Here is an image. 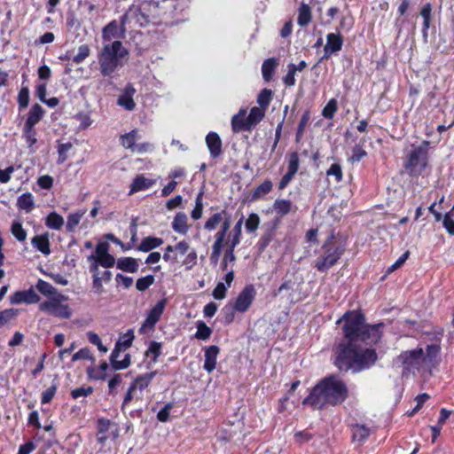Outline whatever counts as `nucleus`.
I'll use <instances>...</instances> for the list:
<instances>
[{"instance_id":"bb28decb","label":"nucleus","mask_w":454,"mask_h":454,"mask_svg":"<svg viewBox=\"0 0 454 454\" xmlns=\"http://www.w3.org/2000/svg\"><path fill=\"white\" fill-rule=\"evenodd\" d=\"M242 224H243V218H240L236 223L231 232L229 235V240L226 242L227 246H231V247H236L240 243Z\"/></svg>"},{"instance_id":"680f3d73","label":"nucleus","mask_w":454,"mask_h":454,"mask_svg":"<svg viewBox=\"0 0 454 454\" xmlns=\"http://www.w3.org/2000/svg\"><path fill=\"white\" fill-rule=\"evenodd\" d=\"M29 102V90L27 88H22L18 95V103L20 108H26Z\"/></svg>"},{"instance_id":"5fc2aeb1","label":"nucleus","mask_w":454,"mask_h":454,"mask_svg":"<svg viewBox=\"0 0 454 454\" xmlns=\"http://www.w3.org/2000/svg\"><path fill=\"white\" fill-rule=\"evenodd\" d=\"M288 71L286 76L283 78V82L286 86L292 87L295 84V74L296 68L295 65L291 63L287 67Z\"/></svg>"},{"instance_id":"aec40b11","label":"nucleus","mask_w":454,"mask_h":454,"mask_svg":"<svg viewBox=\"0 0 454 454\" xmlns=\"http://www.w3.org/2000/svg\"><path fill=\"white\" fill-rule=\"evenodd\" d=\"M230 217L231 215L226 210L215 213L205 222L204 228L209 231H214L219 224L221 225Z\"/></svg>"},{"instance_id":"39448f33","label":"nucleus","mask_w":454,"mask_h":454,"mask_svg":"<svg viewBox=\"0 0 454 454\" xmlns=\"http://www.w3.org/2000/svg\"><path fill=\"white\" fill-rule=\"evenodd\" d=\"M128 55L129 51L119 40L104 43L98 56L101 74L104 76L112 75L119 67L123 65L122 60Z\"/></svg>"},{"instance_id":"cd10ccee","label":"nucleus","mask_w":454,"mask_h":454,"mask_svg":"<svg viewBox=\"0 0 454 454\" xmlns=\"http://www.w3.org/2000/svg\"><path fill=\"white\" fill-rule=\"evenodd\" d=\"M311 10L310 7L301 3L298 10L297 23L300 27H306L311 21Z\"/></svg>"},{"instance_id":"dca6fc26","label":"nucleus","mask_w":454,"mask_h":454,"mask_svg":"<svg viewBox=\"0 0 454 454\" xmlns=\"http://www.w3.org/2000/svg\"><path fill=\"white\" fill-rule=\"evenodd\" d=\"M219 351V347L215 345L209 346L205 349V362L203 368L207 372H212L215 369Z\"/></svg>"},{"instance_id":"0e129e2a","label":"nucleus","mask_w":454,"mask_h":454,"mask_svg":"<svg viewBox=\"0 0 454 454\" xmlns=\"http://www.w3.org/2000/svg\"><path fill=\"white\" fill-rule=\"evenodd\" d=\"M93 360V356L90 353V350L87 348L80 349L78 352L74 353L72 356V361H77V360Z\"/></svg>"},{"instance_id":"a878e982","label":"nucleus","mask_w":454,"mask_h":454,"mask_svg":"<svg viewBox=\"0 0 454 454\" xmlns=\"http://www.w3.org/2000/svg\"><path fill=\"white\" fill-rule=\"evenodd\" d=\"M277 66L278 61L274 58H270L263 61L262 74L265 82H270L272 79Z\"/></svg>"},{"instance_id":"e433bc0d","label":"nucleus","mask_w":454,"mask_h":454,"mask_svg":"<svg viewBox=\"0 0 454 454\" xmlns=\"http://www.w3.org/2000/svg\"><path fill=\"white\" fill-rule=\"evenodd\" d=\"M146 356L151 359V362L155 364L158 357L161 355V343L157 341H151L145 353Z\"/></svg>"},{"instance_id":"09e8293b","label":"nucleus","mask_w":454,"mask_h":454,"mask_svg":"<svg viewBox=\"0 0 454 454\" xmlns=\"http://www.w3.org/2000/svg\"><path fill=\"white\" fill-rule=\"evenodd\" d=\"M119 106L124 107L126 110L131 111L135 108V102L129 94H121L117 100Z\"/></svg>"},{"instance_id":"b1692460","label":"nucleus","mask_w":454,"mask_h":454,"mask_svg":"<svg viewBox=\"0 0 454 454\" xmlns=\"http://www.w3.org/2000/svg\"><path fill=\"white\" fill-rule=\"evenodd\" d=\"M43 114H44V111L40 105H38V104L34 105L29 110L27 119L26 121L25 125L35 127V125L37 124L41 121V119L43 116Z\"/></svg>"},{"instance_id":"7ed1b4c3","label":"nucleus","mask_w":454,"mask_h":454,"mask_svg":"<svg viewBox=\"0 0 454 454\" xmlns=\"http://www.w3.org/2000/svg\"><path fill=\"white\" fill-rule=\"evenodd\" d=\"M441 347L437 344H430L424 350L422 348L405 350L396 358L403 366V372H415L432 373V370L440 363Z\"/></svg>"},{"instance_id":"412c9836","label":"nucleus","mask_w":454,"mask_h":454,"mask_svg":"<svg viewBox=\"0 0 454 454\" xmlns=\"http://www.w3.org/2000/svg\"><path fill=\"white\" fill-rule=\"evenodd\" d=\"M154 184L155 180L147 178L144 175L137 176L130 185L129 194L147 190Z\"/></svg>"},{"instance_id":"4d7b16f0","label":"nucleus","mask_w":454,"mask_h":454,"mask_svg":"<svg viewBox=\"0 0 454 454\" xmlns=\"http://www.w3.org/2000/svg\"><path fill=\"white\" fill-rule=\"evenodd\" d=\"M108 253V244L107 243H99L97 245L95 249V254H90L88 259L89 260H98L100 256H104Z\"/></svg>"},{"instance_id":"9d476101","label":"nucleus","mask_w":454,"mask_h":454,"mask_svg":"<svg viewBox=\"0 0 454 454\" xmlns=\"http://www.w3.org/2000/svg\"><path fill=\"white\" fill-rule=\"evenodd\" d=\"M40 301V296L32 289L26 291H17L10 296V302L12 304H33Z\"/></svg>"},{"instance_id":"393cba45","label":"nucleus","mask_w":454,"mask_h":454,"mask_svg":"<svg viewBox=\"0 0 454 454\" xmlns=\"http://www.w3.org/2000/svg\"><path fill=\"white\" fill-rule=\"evenodd\" d=\"M117 268L130 273H135L138 270V262L135 258L123 257L117 261Z\"/></svg>"},{"instance_id":"37998d69","label":"nucleus","mask_w":454,"mask_h":454,"mask_svg":"<svg viewBox=\"0 0 454 454\" xmlns=\"http://www.w3.org/2000/svg\"><path fill=\"white\" fill-rule=\"evenodd\" d=\"M18 313L19 310L16 309H7L0 311V326L5 325L16 318Z\"/></svg>"},{"instance_id":"338daca9","label":"nucleus","mask_w":454,"mask_h":454,"mask_svg":"<svg viewBox=\"0 0 454 454\" xmlns=\"http://www.w3.org/2000/svg\"><path fill=\"white\" fill-rule=\"evenodd\" d=\"M24 136L29 145H33L36 143L35 129L33 126H24Z\"/></svg>"},{"instance_id":"79ce46f5","label":"nucleus","mask_w":454,"mask_h":454,"mask_svg":"<svg viewBox=\"0 0 454 454\" xmlns=\"http://www.w3.org/2000/svg\"><path fill=\"white\" fill-rule=\"evenodd\" d=\"M272 98V91L269 89H263L257 97V103L261 108H267Z\"/></svg>"},{"instance_id":"2f4dec72","label":"nucleus","mask_w":454,"mask_h":454,"mask_svg":"<svg viewBox=\"0 0 454 454\" xmlns=\"http://www.w3.org/2000/svg\"><path fill=\"white\" fill-rule=\"evenodd\" d=\"M163 243V240L160 238L146 237L145 238L140 245L138 250L142 252H149L153 248L160 247Z\"/></svg>"},{"instance_id":"6ab92c4d","label":"nucleus","mask_w":454,"mask_h":454,"mask_svg":"<svg viewBox=\"0 0 454 454\" xmlns=\"http://www.w3.org/2000/svg\"><path fill=\"white\" fill-rule=\"evenodd\" d=\"M156 374L157 372L154 371L140 375L136 378V380L132 382L130 387L135 390L136 393H138V395H142V391L150 385V383L152 382L153 379L155 377Z\"/></svg>"},{"instance_id":"774afa93","label":"nucleus","mask_w":454,"mask_h":454,"mask_svg":"<svg viewBox=\"0 0 454 454\" xmlns=\"http://www.w3.org/2000/svg\"><path fill=\"white\" fill-rule=\"evenodd\" d=\"M57 391V386L53 385L45 389L42 394V403H49L54 397Z\"/></svg>"},{"instance_id":"c756f323","label":"nucleus","mask_w":454,"mask_h":454,"mask_svg":"<svg viewBox=\"0 0 454 454\" xmlns=\"http://www.w3.org/2000/svg\"><path fill=\"white\" fill-rule=\"evenodd\" d=\"M265 110L261 107L254 106L247 116V122L251 129L254 128L264 117Z\"/></svg>"},{"instance_id":"7c9ffc66","label":"nucleus","mask_w":454,"mask_h":454,"mask_svg":"<svg viewBox=\"0 0 454 454\" xmlns=\"http://www.w3.org/2000/svg\"><path fill=\"white\" fill-rule=\"evenodd\" d=\"M45 225L51 230H60L64 225V218L56 212L50 213L45 219Z\"/></svg>"},{"instance_id":"f8f14e48","label":"nucleus","mask_w":454,"mask_h":454,"mask_svg":"<svg viewBox=\"0 0 454 454\" xmlns=\"http://www.w3.org/2000/svg\"><path fill=\"white\" fill-rule=\"evenodd\" d=\"M166 300L159 301L155 306L149 311L142 328H153L160 320L161 314L165 309Z\"/></svg>"},{"instance_id":"603ef678","label":"nucleus","mask_w":454,"mask_h":454,"mask_svg":"<svg viewBox=\"0 0 454 454\" xmlns=\"http://www.w3.org/2000/svg\"><path fill=\"white\" fill-rule=\"evenodd\" d=\"M154 277L153 275H148L144 278H140L137 280L136 287L138 291H145L149 286H151L154 283Z\"/></svg>"},{"instance_id":"f257e3e1","label":"nucleus","mask_w":454,"mask_h":454,"mask_svg":"<svg viewBox=\"0 0 454 454\" xmlns=\"http://www.w3.org/2000/svg\"><path fill=\"white\" fill-rule=\"evenodd\" d=\"M348 397L346 384L335 376H329L317 384L303 404L310 405L314 410H322L326 405H339Z\"/></svg>"},{"instance_id":"2eb2a0df","label":"nucleus","mask_w":454,"mask_h":454,"mask_svg":"<svg viewBox=\"0 0 454 454\" xmlns=\"http://www.w3.org/2000/svg\"><path fill=\"white\" fill-rule=\"evenodd\" d=\"M122 27L121 26V31L119 25L116 20L109 22L102 30V39L104 43H111L114 38H120L123 36Z\"/></svg>"},{"instance_id":"58836bf2","label":"nucleus","mask_w":454,"mask_h":454,"mask_svg":"<svg viewBox=\"0 0 454 454\" xmlns=\"http://www.w3.org/2000/svg\"><path fill=\"white\" fill-rule=\"evenodd\" d=\"M212 334V329L207 326L203 321H199L197 323V332L195 333V338L198 340H208Z\"/></svg>"},{"instance_id":"864d4df0","label":"nucleus","mask_w":454,"mask_h":454,"mask_svg":"<svg viewBox=\"0 0 454 454\" xmlns=\"http://www.w3.org/2000/svg\"><path fill=\"white\" fill-rule=\"evenodd\" d=\"M337 100L333 98L324 107L322 115L326 119H332L337 111Z\"/></svg>"},{"instance_id":"de8ad7c7","label":"nucleus","mask_w":454,"mask_h":454,"mask_svg":"<svg viewBox=\"0 0 454 454\" xmlns=\"http://www.w3.org/2000/svg\"><path fill=\"white\" fill-rule=\"evenodd\" d=\"M90 50L87 44L79 46L77 54L73 58V62L81 64L90 56Z\"/></svg>"},{"instance_id":"f03ea898","label":"nucleus","mask_w":454,"mask_h":454,"mask_svg":"<svg viewBox=\"0 0 454 454\" xmlns=\"http://www.w3.org/2000/svg\"><path fill=\"white\" fill-rule=\"evenodd\" d=\"M377 354L374 349L360 350L351 342H340L334 349V364L343 372H358L375 364Z\"/></svg>"},{"instance_id":"ddd939ff","label":"nucleus","mask_w":454,"mask_h":454,"mask_svg":"<svg viewBox=\"0 0 454 454\" xmlns=\"http://www.w3.org/2000/svg\"><path fill=\"white\" fill-rule=\"evenodd\" d=\"M130 20H134L140 26H145L146 23H148L147 17L141 12L139 8H131L121 18L122 33H125V25Z\"/></svg>"},{"instance_id":"052dcab7","label":"nucleus","mask_w":454,"mask_h":454,"mask_svg":"<svg viewBox=\"0 0 454 454\" xmlns=\"http://www.w3.org/2000/svg\"><path fill=\"white\" fill-rule=\"evenodd\" d=\"M299 169V155L296 152L289 155L288 170L291 173L296 174Z\"/></svg>"},{"instance_id":"69168bd1","label":"nucleus","mask_w":454,"mask_h":454,"mask_svg":"<svg viewBox=\"0 0 454 454\" xmlns=\"http://www.w3.org/2000/svg\"><path fill=\"white\" fill-rule=\"evenodd\" d=\"M228 286H225L223 283L219 282L215 289L213 290V297L216 300H223L226 296V290Z\"/></svg>"},{"instance_id":"c85d7f7f","label":"nucleus","mask_w":454,"mask_h":454,"mask_svg":"<svg viewBox=\"0 0 454 454\" xmlns=\"http://www.w3.org/2000/svg\"><path fill=\"white\" fill-rule=\"evenodd\" d=\"M370 435V429L364 425L356 424L352 427L353 441L359 443L364 442Z\"/></svg>"},{"instance_id":"0eeeda50","label":"nucleus","mask_w":454,"mask_h":454,"mask_svg":"<svg viewBox=\"0 0 454 454\" xmlns=\"http://www.w3.org/2000/svg\"><path fill=\"white\" fill-rule=\"evenodd\" d=\"M67 297L56 294L39 304V309L50 316L68 319L72 316V309L66 301Z\"/></svg>"},{"instance_id":"473e14b6","label":"nucleus","mask_w":454,"mask_h":454,"mask_svg":"<svg viewBox=\"0 0 454 454\" xmlns=\"http://www.w3.org/2000/svg\"><path fill=\"white\" fill-rule=\"evenodd\" d=\"M35 287L42 294L47 296L48 299L53 297L56 294H60L51 284L43 279L38 280Z\"/></svg>"},{"instance_id":"a211bd4d","label":"nucleus","mask_w":454,"mask_h":454,"mask_svg":"<svg viewBox=\"0 0 454 454\" xmlns=\"http://www.w3.org/2000/svg\"><path fill=\"white\" fill-rule=\"evenodd\" d=\"M121 349H120V343H116L112 354L110 356V362L114 370H123L130 364V356L125 355V357L119 361L118 357Z\"/></svg>"},{"instance_id":"f3484780","label":"nucleus","mask_w":454,"mask_h":454,"mask_svg":"<svg viewBox=\"0 0 454 454\" xmlns=\"http://www.w3.org/2000/svg\"><path fill=\"white\" fill-rule=\"evenodd\" d=\"M247 112L244 109L239 110V112L233 115L231 119V128L233 132L239 133L243 130H251V127L247 122Z\"/></svg>"},{"instance_id":"72a5a7b5","label":"nucleus","mask_w":454,"mask_h":454,"mask_svg":"<svg viewBox=\"0 0 454 454\" xmlns=\"http://www.w3.org/2000/svg\"><path fill=\"white\" fill-rule=\"evenodd\" d=\"M137 138V130L133 129L121 137V143L125 148L132 149V151H135V143Z\"/></svg>"},{"instance_id":"f704fd0d","label":"nucleus","mask_w":454,"mask_h":454,"mask_svg":"<svg viewBox=\"0 0 454 454\" xmlns=\"http://www.w3.org/2000/svg\"><path fill=\"white\" fill-rule=\"evenodd\" d=\"M84 214H85V211H78V212L70 214L67 216L66 231L67 232H74Z\"/></svg>"},{"instance_id":"423d86ee","label":"nucleus","mask_w":454,"mask_h":454,"mask_svg":"<svg viewBox=\"0 0 454 454\" xmlns=\"http://www.w3.org/2000/svg\"><path fill=\"white\" fill-rule=\"evenodd\" d=\"M346 249L345 241L332 234L322 246L323 254L315 262V268L325 272L339 261Z\"/></svg>"},{"instance_id":"3c124183","label":"nucleus","mask_w":454,"mask_h":454,"mask_svg":"<svg viewBox=\"0 0 454 454\" xmlns=\"http://www.w3.org/2000/svg\"><path fill=\"white\" fill-rule=\"evenodd\" d=\"M234 249H235V247L227 246V249L224 253V255H223V261L221 263V268L223 270H228V262H233L236 260V256L234 254Z\"/></svg>"},{"instance_id":"a19ab883","label":"nucleus","mask_w":454,"mask_h":454,"mask_svg":"<svg viewBox=\"0 0 454 454\" xmlns=\"http://www.w3.org/2000/svg\"><path fill=\"white\" fill-rule=\"evenodd\" d=\"M231 217L226 219L222 224L219 231L216 232L215 236V242H218L219 244L224 245V241L226 239V234L231 227Z\"/></svg>"},{"instance_id":"e2e57ef3","label":"nucleus","mask_w":454,"mask_h":454,"mask_svg":"<svg viewBox=\"0 0 454 454\" xmlns=\"http://www.w3.org/2000/svg\"><path fill=\"white\" fill-rule=\"evenodd\" d=\"M272 189V183L270 181H264L254 191V197H261L269 193Z\"/></svg>"},{"instance_id":"ea45409f","label":"nucleus","mask_w":454,"mask_h":454,"mask_svg":"<svg viewBox=\"0 0 454 454\" xmlns=\"http://www.w3.org/2000/svg\"><path fill=\"white\" fill-rule=\"evenodd\" d=\"M292 203L288 200H277L273 204L275 212L281 215H287L291 210Z\"/></svg>"},{"instance_id":"4be33fe9","label":"nucleus","mask_w":454,"mask_h":454,"mask_svg":"<svg viewBox=\"0 0 454 454\" xmlns=\"http://www.w3.org/2000/svg\"><path fill=\"white\" fill-rule=\"evenodd\" d=\"M32 246L42 254L48 255L51 254L50 241L48 234L36 235L31 240Z\"/></svg>"},{"instance_id":"6e6552de","label":"nucleus","mask_w":454,"mask_h":454,"mask_svg":"<svg viewBox=\"0 0 454 454\" xmlns=\"http://www.w3.org/2000/svg\"><path fill=\"white\" fill-rule=\"evenodd\" d=\"M428 141H423L421 145L414 147L407 156L405 168L411 175L420 174L428 161Z\"/></svg>"},{"instance_id":"bf43d9fd","label":"nucleus","mask_w":454,"mask_h":454,"mask_svg":"<svg viewBox=\"0 0 454 454\" xmlns=\"http://www.w3.org/2000/svg\"><path fill=\"white\" fill-rule=\"evenodd\" d=\"M366 155H367V153L365 152V150L363 149V147L361 145H356L352 149V154L348 158V160L352 163L358 162L361 159H363Z\"/></svg>"},{"instance_id":"6e6d98bb","label":"nucleus","mask_w":454,"mask_h":454,"mask_svg":"<svg viewBox=\"0 0 454 454\" xmlns=\"http://www.w3.org/2000/svg\"><path fill=\"white\" fill-rule=\"evenodd\" d=\"M87 337H88L89 341L91 344L96 345L99 351H101L103 353L107 352V348L102 344L100 337L96 333L88 332Z\"/></svg>"},{"instance_id":"13d9d810","label":"nucleus","mask_w":454,"mask_h":454,"mask_svg":"<svg viewBox=\"0 0 454 454\" xmlns=\"http://www.w3.org/2000/svg\"><path fill=\"white\" fill-rule=\"evenodd\" d=\"M93 393L92 387H81L71 391V396L74 399H78L80 397H84L91 395Z\"/></svg>"},{"instance_id":"5701e85b","label":"nucleus","mask_w":454,"mask_h":454,"mask_svg":"<svg viewBox=\"0 0 454 454\" xmlns=\"http://www.w3.org/2000/svg\"><path fill=\"white\" fill-rule=\"evenodd\" d=\"M173 230L180 234H186L188 231L187 215L184 212H178L172 222Z\"/></svg>"},{"instance_id":"1a4fd4ad","label":"nucleus","mask_w":454,"mask_h":454,"mask_svg":"<svg viewBox=\"0 0 454 454\" xmlns=\"http://www.w3.org/2000/svg\"><path fill=\"white\" fill-rule=\"evenodd\" d=\"M255 288L253 285L246 286L239 294L237 299L232 304V309L237 312L244 313L248 310L253 301L255 298Z\"/></svg>"},{"instance_id":"4c0bfd02","label":"nucleus","mask_w":454,"mask_h":454,"mask_svg":"<svg viewBox=\"0 0 454 454\" xmlns=\"http://www.w3.org/2000/svg\"><path fill=\"white\" fill-rule=\"evenodd\" d=\"M110 426L111 421L109 419H101L98 420V432L97 434V439L100 443H104L107 440L108 435L106 434V432L108 431Z\"/></svg>"},{"instance_id":"c9c22d12","label":"nucleus","mask_w":454,"mask_h":454,"mask_svg":"<svg viewBox=\"0 0 454 454\" xmlns=\"http://www.w3.org/2000/svg\"><path fill=\"white\" fill-rule=\"evenodd\" d=\"M18 207L27 212L34 208V198L30 192L24 193L18 198Z\"/></svg>"},{"instance_id":"8fccbe9b","label":"nucleus","mask_w":454,"mask_h":454,"mask_svg":"<svg viewBox=\"0 0 454 454\" xmlns=\"http://www.w3.org/2000/svg\"><path fill=\"white\" fill-rule=\"evenodd\" d=\"M260 224V217L257 214L252 213L248 215L245 226L247 231L253 232L257 230Z\"/></svg>"},{"instance_id":"49530a36","label":"nucleus","mask_w":454,"mask_h":454,"mask_svg":"<svg viewBox=\"0 0 454 454\" xmlns=\"http://www.w3.org/2000/svg\"><path fill=\"white\" fill-rule=\"evenodd\" d=\"M108 370V364L106 362H102L99 365V370L94 372L93 369H88V374L90 378L95 380H104L106 377V372Z\"/></svg>"},{"instance_id":"4468645a","label":"nucleus","mask_w":454,"mask_h":454,"mask_svg":"<svg viewBox=\"0 0 454 454\" xmlns=\"http://www.w3.org/2000/svg\"><path fill=\"white\" fill-rule=\"evenodd\" d=\"M206 144L213 159L222 154V140L215 132H209L206 137Z\"/></svg>"},{"instance_id":"c03bdc74","label":"nucleus","mask_w":454,"mask_h":454,"mask_svg":"<svg viewBox=\"0 0 454 454\" xmlns=\"http://www.w3.org/2000/svg\"><path fill=\"white\" fill-rule=\"evenodd\" d=\"M11 231L15 239L20 242L25 241L27 239V231L19 222H13Z\"/></svg>"},{"instance_id":"20e7f679","label":"nucleus","mask_w":454,"mask_h":454,"mask_svg":"<svg viewBox=\"0 0 454 454\" xmlns=\"http://www.w3.org/2000/svg\"><path fill=\"white\" fill-rule=\"evenodd\" d=\"M341 320L345 321L343 331L348 342H355L357 340H361L371 343L376 342L380 337L379 328L382 325H366L364 315L359 312H347L337 323H340Z\"/></svg>"},{"instance_id":"a18cd8bd","label":"nucleus","mask_w":454,"mask_h":454,"mask_svg":"<svg viewBox=\"0 0 454 454\" xmlns=\"http://www.w3.org/2000/svg\"><path fill=\"white\" fill-rule=\"evenodd\" d=\"M73 148V144L70 142L59 144L58 145V163L62 164L64 163L67 159V153Z\"/></svg>"},{"instance_id":"9b49d317","label":"nucleus","mask_w":454,"mask_h":454,"mask_svg":"<svg viewBox=\"0 0 454 454\" xmlns=\"http://www.w3.org/2000/svg\"><path fill=\"white\" fill-rule=\"evenodd\" d=\"M342 45L343 38L340 34L329 33L326 36V43L324 48L325 58H328L332 54L340 51Z\"/></svg>"}]
</instances>
